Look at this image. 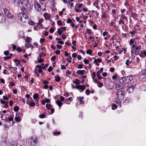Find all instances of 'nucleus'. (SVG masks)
Wrapping results in <instances>:
<instances>
[{"instance_id": "f257e3e1", "label": "nucleus", "mask_w": 146, "mask_h": 146, "mask_svg": "<svg viewBox=\"0 0 146 146\" xmlns=\"http://www.w3.org/2000/svg\"><path fill=\"white\" fill-rule=\"evenodd\" d=\"M21 3L23 6L21 10L24 13H26L28 9H31L32 7L29 3V0H21Z\"/></svg>"}, {"instance_id": "a18cd8bd", "label": "nucleus", "mask_w": 146, "mask_h": 146, "mask_svg": "<svg viewBox=\"0 0 146 146\" xmlns=\"http://www.w3.org/2000/svg\"><path fill=\"white\" fill-rule=\"evenodd\" d=\"M43 21V20L42 19H40L39 20V22L37 24L38 25H42V24H41V23Z\"/></svg>"}, {"instance_id": "72a5a7b5", "label": "nucleus", "mask_w": 146, "mask_h": 146, "mask_svg": "<svg viewBox=\"0 0 146 146\" xmlns=\"http://www.w3.org/2000/svg\"><path fill=\"white\" fill-rule=\"evenodd\" d=\"M57 23L58 24L61 26H62V21L61 20H59L58 21Z\"/></svg>"}, {"instance_id": "f3484780", "label": "nucleus", "mask_w": 146, "mask_h": 146, "mask_svg": "<svg viewBox=\"0 0 146 146\" xmlns=\"http://www.w3.org/2000/svg\"><path fill=\"white\" fill-rule=\"evenodd\" d=\"M14 1L15 5L18 6L20 4V1L19 0H14Z\"/></svg>"}, {"instance_id": "bf43d9fd", "label": "nucleus", "mask_w": 146, "mask_h": 146, "mask_svg": "<svg viewBox=\"0 0 146 146\" xmlns=\"http://www.w3.org/2000/svg\"><path fill=\"white\" fill-rule=\"evenodd\" d=\"M84 63L86 64H87L89 63V61L88 60L86 59H84Z\"/></svg>"}, {"instance_id": "412c9836", "label": "nucleus", "mask_w": 146, "mask_h": 146, "mask_svg": "<svg viewBox=\"0 0 146 146\" xmlns=\"http://www.w3.org/2000/svg\"><path fill=\"white\" fill-rule=\"evenodd\" d=\"M4 13L6 15H8L10 13L9 11L6 8H5L4 9Z\"/></svg>"}, {"instance_id": "5fc2aeb1", "label": "nucleus", "mask_w": 146, "mask_h": 146, "mask_svg": "<svg viewBox=\"0 0 146 146\" xmlns=\"http://www.w3.org/2000/svg\"><path fill=\"white\" fill-rule=\"evenodd\" d=\"M9 52L8 51H6L4 52V54L5 55L7 56L9 53Z\"/></svg>"}, {"instance_id": "58836bf2", "label": "nucleus", "mask_w": 146, "mask_h": 146, "mask_svg": "<svg viewBox=\"0 0 146 146\" xmlns=\"http://www.w3.org/2000/svg\"><path fill=\"white\" fill-rule=\"evenodd\" d=\"M29 105L31 107H33L35 105V103L34 102H32L29 104Z\"/></svg>"}, {"instance_id": "2eb2a0df", "label": "nucleus", "mask_w": 146, "mask_h": 146, "mask_svg": "<svg viewBox=\"0 0 146 146\" xmlns=\"http://www.w3.org/2000/svg\"><path fill=\"white\" fill-rule=\"evenodd\" d=\"M136 14L135 13H132L131 14L130 17H132L133 18L134 20H136Z\"/></svg>"}, {"instance_id": "79ce46f5", "label": "nucleus", "mask_w": 146, "mask_h": 146, "mask_svg": "<svg viewBox=\"0 0 146 146\" xmlns=\"http://www.w3.org/2000/svg\"><path fill=\"white\" fill-rule=\"evenodd\" d=\"M30 38L29 37H27L25 39V42H28L29 43L30 40Z\"/></svg>"}, {"instance_id": "680f3d73", "label": "nucleus", "mask_w": 146, "mask_h": 146, "mask_svg": "<svg viewBox=\"0 0 146 146\" xmlns=\"http://www.w3.org/2000/svg\"><path fill=\"white\" fill-rule=\"evenodd\" d=\"M142 72L143 75H146V69L143 70Z\"/></svg>"}, {"instance_id": "13d9d810", "label": "nucleus", "mask_w": 146, "mask_h": 146, "mask_svg": "<svg viewBox=\"0 0 146 146\" xmlns=\"http://www.w3.org/2000/svg\"><path fill=\"white\" fill-rule=\"evenodd\" d=\"M57 47L58 48L60 49L62 48V46L61 45L58 44L57 45Z\"/></svg>"}, {"instance_id": "b1692460", "label": "nucleus", "mask_w": 146, "mask_h": 146, "mask_svg": "<svg viewBox=\"0 0 146 146\" xmlns=\"http://www.w3.org/2000/svg\"><path fill=\"white\" fill-rule=\"evenodd\" d=\"M102 61V60L101 59H95L94 60V63H96L98 62H101Z\"/></svg>"}, {"instance_id": "1a4fd4ad", "label": "nucleus", "mask_w": 146, "mask_h": 146, "mask_svg": "<svg viewBox=\"0 0 146 146\" xmlns=\"http://www.w3.org/2000/svg\"><path fill=\"white\" fill-rule=\"evenodd\" d=\"M139 55L142 58H145L146 56V50H142L139 53Z\"/></svg>"}, {"instance_id": "2f4dec72", "label": "nucleus", "mask_w": 146, "mask_h": 146, "mask_svg": "<svg viewBox=\"0 0 146 146\" xmlns=\"http://www.w3.org/2000/svg\"><path fill=\"white\" fill-rule=\"evenodd\" d=\"M117 106L115 104H113L112 106V109L113 110H115L117 108Z\"/></svg>"}, {"instance_id": "4468645a", "label": "nucleus", "mask_w": 146, "mask_h": 146, "mask_svg": "<svg viewBox=\"0 0 146 146\" xmlns=\"http://www.w3.org/2000/svg\"><path fill=\"white\" fill-rule=\"evenodd\" d=\"M84 70H78L77 71V73L78 74H84Z\"/></svg>"}, {"instance_id": "3c124183", "label": "nucleus", "mask_w": 146, "mask_h": 146, "mask_svg": "<svg viewBox=\"0 0 146 146\" xmlns=\"http://www.w3.org/2000/svg\"><path fill=\"white\" fill-rule=\"evenodd\" d=\"M86 93L87 95H88L90 94V91L89 89H87L86 91Z\"/></svg>"}, {"instance_id": "dca6fc26", "label": "nucleus", "mask_w": 146, "mask_h": 146, "mask_svg": "<svg viewBox=\"0 0 146 146\" xmlns=\"http://www.w3.org/2000/svg\"><path fill=\"white\" fill-rule=\"evenodd\" d=\"M17 142L15 141H12L10 144V146H17Z\"/></svg>"}, {"instance_id": "aec40b11", "label": "nucleus", "mask_w": 146, "mask_h": 146, "mask_svg": "<svg viewBox=\"0 0 146 146\" xmlns=\"http://www.w3.org/2000/svg\"><path fill=\"white\" fill-rule=\"evenodd\" d=\"M28 23L30 25H32L33 26L35 25V23L33 21H32L31 20H30L28 22Z\"/></svg>"}, {"instance_id": "393cba45", "label": "nucleus", "mask_w": 146, "mask_h": 146, "mask_svg": "<svg viewBox=\"0 0 146 146\" xmlns=\"http://www.w3.org/2000/svg\"><path fill=\"white\" fill-rule=\"evenodd\" d=\"M73 82L74 83L76 84H79L80 83V80L78 79H75L74 81H73Z\"/></svg>"}, {"instance_id": "de8ad7c7", "label": "nucleus", "mask_w": 146, "mask_h": 146, "mask_svg": "<svg viewBox=\"0 0 146 146\" xmlns=\"http://www.w3.org/2000/svg\"><path fill=\"white\" fill-rule=\"evenodd\" d=\"M0 102L1 104H6L7 102L5 101L3 99H1L0 100Z\"/></svg>"}, {"instance_id": "9b49d317", "label": "nucleus", "mask_w": 146, "mask_h": 146, "mask_svg": "<svg viewBox=\"0 0 146 146\" xmlns=\"http://www.w3.org/2000/svg\"><path fill=\"white\" fill-rule=\"evenodd\" d=\"M5 19V16L2 14H0V23L4 22Z\"/></svg>"}, {"instance_id": "6e6d98bb", "label": "nucleus", "mask_w": 146, "mask_h": 146, "mask_svg": "<svg viewBox=\"0 0 146 146\" xmlns=\"http://www.w3.org/2000/svg\"><path fill=\"white\" fill-rule=\"evenodd\" d=\"M45 115L44 114H41L40 115L39 117L41 118H44L45 117Z\"/></svg>"}, {"instance_id": "8fccbe9b", "label": "nucleus", "mask_w": 146, "mask_h": 146, "mask_svg": "<svg viewBox=\"0 0 146 146\" xmlns=\"http://www.w3.org/2000/svg\"><path fill=\"white\" fill-rule=\"evenodd\" d=\"M44 61V60L41 58H40V59L38 60V62L39 63H41L42 62Z\"/></svg>"}, {"instance_id": "7ed1b4c3", "label": "nucleus", "mask_w": 146, "mask_h": 146, "mask_svg": "<svg viewBox=\"0 0 146 146\" xmlns=\"http://www.w3.org/2000/svg\"><path fill=\"white\" fill-rule=\"evenodd\" d=\"M125 86L124 83L121 79H120L118 83L116 84L115 85V88L117 90H119L123 88Z\"/></svg>"}, {"instance_id": "c756f323", "label": "nucleus", "mask_w": 146, "mask_h": 146, "mask_svg": "<svg viewBox=\"0 0 146 146\" xmlns=\"http://www.w3.org/2000/svg\"><path fill=\"white\" fill-rule=\"evenodd\" d=\"M98 86L99 87H101L103 86V84L100 82H98Z\"/></svg>"}, {"instance_id": "09e8293b", "label": "nucleus", "mask_w": 146, "mask_h": 146, "mask_svg": "<svg viewBox=\"0 0 146 146\" xmlns=\"http://www.w3.org/2000/svg\"><path fill=\"white\" fill-rule=\"evenodd\" d=\"M52 69L53 68L52 66H50L48 68V70L49 72H50L52 71Z\"/></svg>"}, {"instance_id": "e2e57ef3", "label": "nucleus", "mask_w": 146, "mask_h": 146, "mask_svg": "<svg viewBox=\"0 0 146 146\" xmlns=\"http://www.w3.org/2000/svg\"><path fill=\"white\" fill-rule=\"evenodd\" d=\"M36 68H39V69H42V67L40 65H36Z\"/></svg>"}, {"instance_id": "37998d69", "label": "nucleus", "mask_w": 146, "mask_h": 146, "mask_svg": "<svg viewBox=\"0 0 146 146\" xmlns=\"http://www.w3.org/2000/svg\"><path fill=\"white\" fill-rule=\"evenodd\" d=\"M134 40L133 39H131L129 41L130 44L131 46L132 44H134Z\"/></svg>"}, {"instance_id": "c9c22d12", "label": "nucleus", "mask_w": 146, "mask_h": 146, "mask_svg": "<svg viewBox=\"0 0 146 146\" xmlns=\"http://www.w3.org/2000/svg\"><path fill=\"white\" fill-rule=\"evenodd\" d=\"M45 54L44 53H43V52H42V54H39V57L40 58H41L43 56H45Z\"/></svg>"}, {"instance_id": "f03ea898", "label": "nucleus", "mask_w": 146, "mask_h": 146, "mask_svg": "<svg viewBox=\"0 0 146 146\" xmlns=\"http://www.w3.org/2000/svg\"><path fill=\"white\" fill-rule=\"evenodd\" d=\"M18 18L21 22L24 23L27 21L29 19L27 15L23 13H21L19 14Z\"/></svg>"}, {"instance_id": "0e129e2a", "label": "nucleus", "mask_w": 146, "mask_h": 146, "mask_svg": "<svg viewBox=\"0 0 146 146\" xmlns=\"http://www.w3.org/2000/svg\"><path fill=\"white\" fill-rule=\"evenodd\" d=\"M114 70H115V69H114V68H113V67H111V68H110V71L111 72H114Z\"/></svg>"}, {"instance_id": "9d476101", "label": "nucleus", "mask_w": 146, "mask_h": 146, "mask_svg": "<svg viewBox=\"0 0 146 146\" xmlns=\"http://www.w3.org/2000/svg\"><path fill=\"white\" fill-rule=\"evenodd\" d=\"M135 88L134 86L132 85L127 88V90L129 93L132 92L133 91Z\"/></svg>"}, {"instance_id": "f704fd0d", "label": "nucleus", "mask_w": 146, "mask_h": 146, "mask_svg": "<svg viewBox=\"0 0 146 146\" xmlns=\"http://www.w3.org/2000/svg\"><path fill=\"white\" fill-rule=\"evenodd\" d=\"M38 97V95L37 94H35L33 96V98L34 99H36Z\"/></svg>"}, {"instance_id": "7c9ffc66", "label": "nucleus", "mask_w": 146, "mask_h": 146, "mask_svg": "<svg viewBox=\"0 0 146 146\" xmlns=\"http://www.w3.org/2000/svg\"><path fill=\"white\" fill-rule=\"evenodd\" d=\"M116 100V103L119 104V105H121V103L120 102V100H119L118 99H117V100H116V98H115Z\"/></svg>"}, {"instance_id": "cd10ccee", "label": "nucleus", "mask_w": 146, "mask_h": 146, "mask_svg": "<svg viewBox=\"0 0 146 146\" xmlns=\"http://www.w3.org/2000/svg\"><path fill=\"white\" fill-rule=\"evenodd\" d=\"M73 5V3L71 1H70L68 4V6H70V8H71L72 7Z\"/></svg>"}, {"instance_id": "c03bdc74", "label": "nucleus", "mask_w": 146, "mask_h": 146, "mask_svg": "<svg viewBox=\"0 0 146 146\" xmlns=\"http://www.w3.org/2000/svg\"><path fill=\"white\" fill-rule=\"evenodd\" d=\"M103 70V68H100L99 70L97 72V73H98L99 72V73L100 74V73H102Z\"/></svg>"}, {"instance_id": "0eeeda50", "label": "nucleus", "mask_w": 146, "mask_h": 146, "mask_svg": "<svg viewBox=\"0 0 146 146\" xmlns=\"http://www.w3.org/2000/svg\"><path fill=\"white\" fill-rule=\"evenodd\" d=\"M125 95V93L124 92L121 91L118 92L117 94L118 98L121 100L124 99Z\"/></svg>"}, {"instance_id": "a19ab883", "label": "nucleus", "mask_w": 146, "mask_h": 146, "mask_svg": "<svg viewBox=\"0 0 146 146\" xmlns=\"http://www.w3.org/2000/svg\"><path fill=\"white\" fill-rule=\"evenodd\" d=\"M26 143L24 142H22L21 143L20 146H26Z\"/></svg>"}, {"instance_id": "f8f14e48", "label": "nucleus", "mask_w": 146, "mask_h": 146, "mask_svg": "<svg viewBox=\"0 0 146 146\" xmlns=\"http://www.w3.org/2000/svg\"><path fill=\"white\" fill-rule=\"evenodd\" d=\"M19 113L17 112L16 113V116L15 118V120L19 122L21 120V117L19 116Z\"/></svg>"}, {"instance_id": "4be33fe9", "label": "nucleus", "mask_w": 146, "mask_h": 146, "mask_svg": "<svg viewBox=\"0 0 146 146\" xmlns=\"http://www.w3.org/2000/svg\"><path fill=\"white\" fill-rule=\"evenodd\" d=\"M60 80V78L58 76L55 77V80L57 82H58Z\"/></svg>"}, {"instance_id": "052dcab7", "label": "nucleus", "mask_w": 146, "mask_h": 146, "mask_svg": "<svg viewBox=\"0 0 146 146\" xmlns=\"http://www.w3.org/2000/svg\"><path fill=\"white\" fill-rule=\"evenodd\" d=\"M25 45L28 48L30 47L31 44L29 43H26Z\"/></svg>"}, {"instance_id": "473e14b6", "label": "nucleus", "mask_w": 146, "mask_h": 146, "mask_svg": "<svg viewBox=\"0 0 146 146\" xmlns=\"http://www.w3.org/2000/svg\"><path fill=\"white\" fill-rule=\"evenodd\" d=\"M46 106L47 108L48 109H50L52 108V105L50 104H46Z\"/></svg>"}, {"instance_id": "603ef678", "label": "nucleus", "mask_w": 146, "mask_h": 146, "mask_svg": "<svg viewBox=\"0 0 146 146\" xmlns=\"http://www.w3.org/2000/svg\"><path fill=\"white\" fill-rule=\"evenodd\" d=\"M56 56H54L51 58V60L52 61H54L56 59Z\"/></svg>"}, {"instance_id": "a211bd4d", "label": "nucleus", "mask_w": 146, "mask_h": 146, "mask_svg": "<svg viewBox=\"0 0 146 146\" xmlns=\"http://www.w3.org/2000/svg\"><path fill=\"white\" fill-rule=\"evenodd\" d=\"M8 116L7 114H3L1 117V118L3 120H6L7 119V117Z\"/></svg>"}, {"instance_id": "20e7f679", "label": "nucleus", "mask_w": 146, "mask_h": 146, "mask_svg": "<svg viewBox=\"0 0 146 146\" xmlns=\"http://www.w3.org/2000/svg\"><path fill=\"white\" fill-rule=\"evenodd\" d=\"M121 79L123 81V83L127 84L133 80V78L131 76H128L122 78Z\"/></svg>"}, {"instance_id": "774afa93", "label": "nucleus", "mask_w": 146, "mask_h": 146, "mask_svg": "<svg viewBox=\"0 0 146 146\" xmlns=\"http://www.w3.org/2000/svg\"><path fill=\"white\" fill-rule=\"evenodd\" d=\"M10 85L11 86H14L15 85V83L11 82H10Z\"/></svg>"}, {"instance_id": "6e6552de", "label": "nucleus", "mask_w": 146, "mask_h": 146, "mask_svg": "<svg viewBox=\"0 0 146 146\" xmlns=\"http://www.w3.org/2000/svg\"><path fill=\"white\" fill-rule=\"evenodd\" d=\"M34 7L38 11H40L41 9V6L38 3H35Z\"/></svg>"}, {"instance_id": "423d86ee", "label": "nucleus", "mask_w": 146, "mask_h": 146, "mask_svg": "<svg viewBox=\"0 0 146 146\" xmlns=\"http://www.w3.org/2000/svg\"><path fill=\"white\" fill-rule=\"evenodd\" d=\"M141 48V46L139 45L135 47V49L131 50V52L132 53H135L136 55H138L139 54V50Z\"/></svg>"}, {"instance_id": "c85d7f7f", "label": "nucleus", "mask_w": 146, "mask_h": 146, "mask_svg": "<svg viewBox=\"0 0 146 146\" xmlns=\"http://www.w3.org/2000/svg\"><path fill=\"white\" fill-rule=\"evenodd\" d=\"M80 88L82 91H84L86 87L84 85H82L80 86Z\"/></svg>"}, {"instance_id": "6ab92c4d", "label": "nucleus", "mask_w": 146, "mask_h": 146, "mask_svg": "<svg viewBox=\"0 0 146 146\" xmlns=\"http://www.w3.org/2000/svg\"><path fill=\"white\" fill-rule=\"evenodd\" d=\"M57 104L60 107L62 105V102L60 100H57L56 101Z\"/></svg>"}, {"instance_id": "49530a36", "label": "nucleus", "mask_w": 146, "mask_h": 146, "mask_svg": "<svg viewBox=\"0 0 146 146\" xmlns=\"http://www.w3.org/2000/svg\"><path fill=\"white\" fill-rule=\"evenodd\" d=\"M6 139L5 137H3L1 141L2 143H5L6 142Z\"/></svg>"}, {"instance_id": "a878e982", "label": "nucleus", "mask_w": 146, "mask_h": 146, "mask_svg": "<svg viewBox=\"0 0 146 146\" xmlns=\"http://www.w3.org/2000/svg\"><path fill=\"white\" fill-rule=\"evenodd\" d=\"M76 20L77 21L79 22L80 23H83V21L82 20H80V18L79 17H77L76 18Z\"/></svg>"}, {"instance_id": "e433bc0d", "label": "nucleus", "mask_w": 146, "mask_h": 146, "mask_svg": "<svg viewBox=\"0 0 146 146\" xmlns=\"http://www.w3.org/2000/svg\"><path fill=\"white\" fill-rule=\"evenodd\" d=\"M92 53V50H88L86 51V53L90 55H91Z\"/></svg>"}, {"instance_id": "4d7b16f0", "label": "nucleus", "mask_w": 146, "mask_h": 146, "mask_svg": "<svg viewBox=\"0 0 146 146\" xmlns=\"http://www.w3.org/2000/svg\"><path fill=\"white\" fill-rule=\"evenodd\" d=\"M108 33L107 31H105L103 33V35L104 36H105L106 35H108Z\"/></svg>"}, {"instance_id": "5701e85b", "label": "nucleus", "mask_w": 146, "mask_h": 146, "mask_svg": "<svg viewBox=\"0 0 146 146\" xmlns=\"http://www.w3.org/2000/svg\"><path fill=\"white\" fill-rule=\"evenodd\" d=\"M119 25H121L123 24V25H125L124 21L122 19H120L119 20V22L118 23Z\"/></svg>"}, {"instance_id": "39448f33", "label": "nucleus", "mask_w": 146, "mask_h": 146, "mask_svg": "<svg viewBox=\"0 0 146 146\" xmlns=\"http://www.w3.org/2000/svg\"><path fill=\"white\" fill-rule=\"evenodd\" d=\"M37 138L36 137H31L29 140L30 144L31 146H35L37 143Z\"/></svg>"}, {"instance_id": "864d4df0", "label": "nucleus", "mask_w": 146, "mask_h": 146, "mask_svg": "<svg viewBox=\"0 0 146 146\" xmlns=\"http://www.w3.org/2000/svg\"><path fill=\"white\" fill-rule=\"evenodd\" d=\"M54 133L55 135H59L60 133V132L59 131H55L54 132Z\"/></svg>"}, {"instance_id": "ea45409f", "label": "nucleus", "mask_w": 146, "mask_h": 146, "mask_svg": "<svg viewBox=\"0 0 146 146\" xmlns=\"http://www.w3.org/2000/svg\"><path fill=\"white\" fill-rule=\"evenodd\" d=\"M96 74H97L98 78L99 79H102V77L101 76V74H100L99 73V72L98 73H97Z\"/></svg>"}, {"instance_id": "4c0bfd02", "label": "nucleus", "mask_w": 146, "mask_h": 146, "mask_svg": "<svg viewBox=\"0 0 146 146\" xmlns=\"http://www.w3.org/2000/svg\"><path fill=\"white\" fill-rule=\"evenodd\" d=\"M57 32L58 33V35H60L62 34V31L60 29H58V31H57Z\"/></svg>"}, {"instance_id": "69168bd1", "label": "nucleus", "mask_w": 146, "mask_h": 146, "mask_svg": "<svg viewBox=\"0 0 146 146\" xmlns=\"http://www.w3.org/2000/svg\"><path fill=\"white\" fill-rule=\"evenodd\" d=\"M49 31L50 33H53L54 31V29L53 28H52L50 29Z\"/></svg>"}, {"instance_id": "bb28decb", "label": "nucleus", "mask_w": 146, "mask_h": 146, "mask_svg": "<svg viewBox=\"0 0 146 146\" xmlns=\"http://www.w3.org/2000/svg\"><path fill=\"white\" fill-rule=\"evenodd\" d=\"M19 107L18 106H15L13 109L14 111L17 112L19 110Z\"/></svg>"}, {"instance_id": "ddd939ff", "label": "nucleus", "mask_w": 146, "mask_h": 146, "mask_svg": "<svg viewBox=\"0 0 146 146\" xmlns=\"http://www.w3.org/2000/svg\"><path fill=\"white\" fill-rule=\"evenodd\" d=\"M43 15L46 20H48L49 19L50 16L48 13H44L43 14Z\"/></svg>"}, {"instance_id": "338daca9", "label": "nucleus", "mask_w": 146, "mask_h": 146, "mask_svg": "<svg viewBox=\"0 0 146 146\" xmlns=\"http://www.w3.org/2000/svg\"><path fill=\"white\" fill-rule=\"evenodd\" d=\"M15 62L16 64H19L20 63V62L19 60L17 59H15Z\"/></svg>"}]
</instances>
